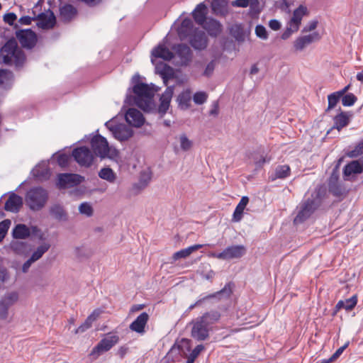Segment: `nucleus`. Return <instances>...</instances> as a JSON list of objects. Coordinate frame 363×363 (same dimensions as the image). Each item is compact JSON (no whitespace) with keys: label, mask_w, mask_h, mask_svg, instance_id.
I'll list each match as a JSON object with an SVG mask.
<instances>
[{"label":"nucleus","mask_w":363,"mask_h":363,"mask_svg":"<svg viewBox=\"0 0 363 363\" xmlns=\"http://www.w3.org/2000/svg\"><path fill=\"white\" fill-rule=\"evenodd\" d=\"M357 303V295H353L351 298H347L345 300L339 301L335 308L337 310L340 309H345L347 311H350L354 308Z\"/></svg>","instance_id":"nucleus-35"},{"label":"nucleus","mask_w":363,"mask_h":363,"mask_svg":"<svg viewBox=\"0 0 363 363\" xmlns=\"http://www.w3.org/2000/svg\"><path fill=\"white\" fill-rule=\"evenodd\" d=\"M156 72L158 73L163 79L164 84L167 86L168 80L174 77L173 69L163 62L159 63L155 67Z\"/></svg>","instance_id":"nucleus-26"},{"label":"nucleus","mask_w":363,"mask_h":363,"mask_svg":"<svg viewBox=\"0 0 363 363\" xmlns=\"http://www.w3.org/2000/svg\"><path fill=\"white\" fill-rule=\"evenodd\" d=\"M249 203V198L247 196H242L237 205L233 213V220L238 222L241 220L245 208Z\"/></svg>","instance_id":"nucleus-34"},{"label":"nucleus","mask_w":363,"mask_h":363,"mask_svg":"<svg viewBox=\"0 0 363 363\" xmlns=\"http://www.w3.org/2000/svg\"><path fill=\"white\" fill-rule=\"evenodd\" d=\"M362 155H363V140L359 141L353 150L347 152V155L351 158L357 157Z\"/></svg>","instance_id":"nucleus-48"},{"label":"nucleus","mask_w":363,"mask_h":363,"mask_svg":"<svg viewBox=\"0 0 363 363\" xmlns=\"http://www.w3.org/2000/svg\"><path fill=\"white\" fill-rule=\"evenodd\" d=\"M79 211L81 214L85 215L88 217L91 216L93 214V208L87 202L82 203L79 205Z\"/></svg>","instance_id":"nucleus-51"},{"label":"nucleus","mask_w":363,"mask_h":363,"mask_svg":"<svg viewBox=\"0 0 363 363\" xmlns=\"http://www.w3.org/2000/svg\"><path fill=\"white\" fill-rule=\"evenodd\" d=\"M19 43L23 48H32L36 43L35 33L30 29L19 30L16 32Z\"/></svg>","instance_id":"nucleus-13"},{"label":"nucleus","mask_w":363,"mask_h":363,"mask_svg":"<svg viewBox=\"0 0 363 363\" xmlns=\"http://www.w3.org/2000/svg\"><path fill=\"white\" fill-rule=\"evenodd\" d=\"M69 157L65 154H61L57 157V163L62 167H65L68 164Z\"/></svg>","instance_id":"nucleus-58"},{"label":"nucleus","mask_w":363,"mask_h":363,"mask_svg":"<svg viewBox=\"0 0 363 363\" xmlns=\"http://www.w3.org/2000/svg\"><path fill=\"white\" fill-rule=\"evenodd\" d=\"M329 191L335 196H341L345 194V189L338 183H328Z\"/></svg>","instance_id":"nucleus-46"},{"label":"nucleus","mask_w":363,"mask_h":363,"mask_svg":"<svg viewBox=\"0 0 363 363\" xmlns=\"http://www.w3.org/2000/svg\"><path fill=\"white\" fill-rule=\"evenodd\" d=\"M325 188L323 186L315 188L311 196L308 198L307 200L301 204L300 210L294 218V223H302L308 218L313 211L320 205L322 199L325 195Z\"/></svg>","instance_id":"nucleus-3"},{"label":"nucleus","mask_w":363,"mask_h":363,"mask_svg":"<svg viewBox=\"0 0 363 363\" xmlns=\"http://www.w3.org/2000/svg\"><path fill=\"white\" fill-rule=\"evenodd\" d=\"M126 122L134 127H141L144 122L145 118L142 113L136 108H129L125 116Z\"/></svg>","instance_id":"nucleus-17"},{"label":"nucleus","mask_w":363,"mask_h":363,"mask_svg":"<svg viewBox=\"0 0 363 363\" xmlns=\"http://www.w3.org/2000/svg\"><path fill=\"white\" fill-rule=\"evenodd\" d=\"M119 341L118 335H110L103 338L91 351V355L99 357L101 353L108 351Z\"/></svg>","instance_id":"nucleus-11"},{"label":"nucleus","mask_w":363,"mask_h":363,"mask_svg":"<svg viewBox=\"0 0 363 363\" xmlns=\"http://www.w3.org/2000/svg\"><path fill=\"white\" fill-rule=\"evenodd\" d=\"M72 156L81 166L89 167L94 160V155L86 147H79L73 150Z\"/></svg>","instance_id":"nucleus-9"},{"label":"nucleus","mask_w":363,"mask_h":363,"mask_svg":"<svg viewBox=\"0 0 363 363\" xmlns=\"http://www.w3.org/2000/svg\"><path fill=\"white\" fill-rule=\"evenodd\" d=\"M340 97L341 96H340V94H337V93H336V92H334V93L328 95V106L327 108V111H328L330 109H333V108L335 107V106L338 103Z\"/></svg>","instance_id":"nucleus-49"},{"label":"nucleus","mask_w":363,"mask_h":363,"mask_svg":"<svg viewBox=\"0 0 363 363\" xmlns=\"http://www.w3.org/2000/svg\"><path fill=\"white\" fill-rule=\"evenodd\" d=\"M216 67V62L215 60H211L206 67L205 70L203 73V74L206 77H210L215 69Z\"/></svg>","instance_id":"nucleus-57"},{"label":"nucleus","mask_w":363,"mask_h":363,"mask_svg":"<svg viewBox=\"0 0 363 363\" xmlns=\"http://www.w3.org/2000/svg\"><path fill=\"white\" fill-rule=\"evenodd\" d=\"M192 30H193V22L189 18H184L181 26L178 28V35L181 40H184L187 37L191 36L192 34Z\"/></svg>","instance_id":"nucleus-27"},{"label":"nucleus","mask_w":363,"mask_h":363,"mask_svg":"<svg viewBox=\"0 0 363 363\" xmlns=\"http://www.w3.org/2000/svg\"><path fill=\"white\" fill-rule=\"evenodd\" d=\"M249 0H235L232 2V5L236 7L246 8L248 6Z\"/></svg>","instance_id":"nucleus-64"},{"label":"nucleus","mask_w":363,"mask_h":363,"mask_svg":"<svg viewBox=\"0 0 363 363\" xmlns=\"http://www.w3.org/2000/svg\"><path fill=\"white\" fill-rule=\"evenodd\" d=\"M350 121L349 116L347 113L341 112L334 118V128L338 130L348 125Z\"/></svg>","instance_id":"nucleus-41"},{"label":"nucleus","mask_w":363,"mask_h":363,"mask_svg":"<svg viewBox=\"0 0 363 363\" xmlns=\"http://www.w3.org/2000/svg\"><path fill=\"white\" fill-rule=\"evenodd\" d=\"M38 26L43 29L52 28L56 23V18L50 10L46 13H41L38 16Z\"/></svg>","instance_id":"nucleus-19"},{"label":"nucleus","mask_w":363,"mask_h":363,"mask_svg":"<svg viewBox=\"0 0 363 363\" xmlns=\"http://www.w3.org/2000/svg\"><path fill=\"white\" fill-rule=\"evenodd\" d=\"M84 177L77 174H60L57 176V185L60 189L73 187L79 184Z\"/></svg>","instance_id":"nucleus-10"},{"label":"nucleus","mask_w":363,"mask_h":363,"mask_svg":"<svg viewBox=\"0 0 363 363\" xmlns=\"http://www.w3.org/2000/svg\"><path fill=\"white\" fill-rule=\"evenodd\" d=\"M204 350V347L203 345H197L191 352L189 359L191 362H194V359L199 356L200 352Z\"/></svg>","instance_id":"nucleus-56"},{"label":"nucleus","mask_w":363,"mask_h":363,"mask_svg":"<svg viewBox=\"0 0 363 363\" xmlns=\"http://www.w3.org/2000/svg\"><path fill=\"white\" fill-rule=\"evenodd\" d=\"M13 236L16 239H26L30 235L38 237L40 240L44 239V235L37 226L28 228L25 224H18L13 230Z\"/></svg>","instance_id":"nucleus-8"},{"label":"nucleus","mask_w":363,"mask_h":363,"mask_svg":"<svg viewBox=\"0 0 363 363\" xmlns=\"http://www.w3.org/2000/svg\"><path fill=\"white\" fill-rule=\"evenodd\" d=\"M222 252L223 260H229L240 258L245 254L246 249L243 245H232L226 247Z\"/></svg>","instance_id":"nucleus-18"},{"label":"nucleus","mask_w":363,"mask_h":363,"mask_svg":"<svg viewBox=\"0 0 363 363\" xmlns=\"http://www.w3.org/2000/svg\"><path fill=\"white\" fill-rule=\"evenodd\" d=\"M232 292H233V291H232L231 284L228 283L225 285V286L221 290H220L214 294H209V295L205 296L204 298H203L202 299L197 301L195 303L191 305L189 307V310H190V311L192 310L195 306L201 304L202 303V301L204 300H207V299H210V298H218L220 299L222 298H228L230 297Z\"/></svg>","instance_id":"nucleus-16"},{"label":"nucleus","mask_w":363,"mask_h":363,"mask_svg":"<svg viewBox=\"0 0 363 363\" xmlns=\"http://www.w3.org/2000/svg\"><path fill=\"white\" fill-rule=\"evenodd\" d=\"M101 311L99 309L94 310L91 313V314H90L86 319V323H91L92 325L93 322L95 321L99 318V316L101 314Z\"/></svg>","instance_id":"nucleus-61"},{"label":"nucleus","mask_w":363,"mask_h":363,"mask_svg":"<svg viewBox=\"0 0 363 363\" xmlns=\"http://www.w3.org/2000/svg\"><path fill=\"white\" fill-rule=\"evenodd\" d=\"M318 26V21H312L311 22L308 23V25H306L302 32L303 33H306V32H310V31H312L313 30H315L316 28Z\"/></svg>","instance_id":"nucleus-62"},{"label":"nucleus","mask_w":363,"mask_h":363,"mask_svg":"<svg viewBox=\"0 0 363 363\" xmlns=\"http://www.w3.org/2000/svg\"><path fill=\"white\" fill-rule=\"evenodd\" d=\"M50 216L58 221L67 220V213L64 206L60 203H54L49 208Z\"/></svg>","instance_id":"nucleus-25"},{"label":"nucleus","mask_w":363,"mask_h":363,"mask_svg":"<svg viewBox=\"0 0 363 363\" xmlns=\"http://www.w3.org/2000/svg\"><path fill=\"white\" fill-rule=\"evenodd\" d=\"M152 56L156 58H162L164 60L169 61L174 58V53L164 45H159L152 50Z\"/></svg>","instance_id":"nucleus-28"},{"label":"nucleus","mask_w":363,"mask_h":363,"mask_svg":"<svg viewBox=\"0 0 363 363\" xmlns=\"http://www.w3.org/2000/svg\"><path fill=\"white\" fill-rule=\"evenodd\" d=\"M191 101V91L189 89H186L182 91L177 97V102L179 106L182 108H187L189 106V102Z\"/></svg>","instance_id":"nucleus-42"},{"label":"nucleus","mask_w":363,"mask_h":363,"mask_svg":"<svg viewBox=\"0 0 363 363\" xmlns=\"http://www.w3.org/2000/svg\"><path fill=\"white\" fill-rule=\"evenodd\" d=\"M91 148L96 156L101 158L112 157L115 155V150H112L105 138L96 135L91 140Z\"/></svg>","instance_id":"nucleus-5"},{"label":"nucleus","mask_w":363,"mask_h":363,"mask_svg":"<svg viewBox=\"0 0 363 363\" xmlns=\"http://www.w3.org/2000/svg\"><path fill=\"white\" fill-rule=\"evenodd\" d=\"M23 204L22 198L15 194L11 195L5 203V210L11 212H18Z\"/></svg>","instance_id":"nucleus-29"},{"label":"nucleus","mask_w":363,"mask_h":363,"mask_svg":"<svg viewBox=\"0 0 363 363\" xmlns=\"http://www.w3.org/2000/svg\"><path fill=\"white\" fill-rule=\"evenodd\" d=\"M48 199V191L42 187L30 189L26 195V203L33 211L42 209Z\"/></svg>","instance_id":"nucleus-4"},{"label":"nucleus","mask_w":363,"mask_h":363,"mask_svg":"<svg viewBox=\"0 0 363 363\" xmlns=\"http://www.w3.org/2000/svg\"><path fill=\"white\" fill-rule=\"evenodd\" d=\"M298 30H295V27L292 25H291L290 23H289V26L288 27L286 28V30L283 33V34L281 35V38L283 40H286L288 39L291 35L293 33H295Z\"/></svg>","instance_id":"nucleus-59"},{"label":"nucleus","mask_w":363,"mask_h":363,"mask_svg":"<svg viewBox=\"0 0 363 363\" xmlns=\"http://www.w3.org/2000/svg\"><path fill=\"white\" fill-rule=\"evenodd\" d=\"M174 64L177 66H186L192 60V52L190 48L183 43L172 46Z\"/></svg>","instance_id":"nucleus-6"},{"label":"nucleus","mask_w":363,"mask_h":363,"mask_svg":"<svg viewBox=\"0 0 363 363\" xmlns=\"http://www.w3.org/2000/svg\"><path fill=\"white\" fill-rule=\"evenodd\" d=\"M149 320V315L146 312L140 313L136 319L130 325L129 328L132 331L139 334L145 333V327Z\"/></svg>","instance_id":"nucleus-22"},{"label":"nucleus","mask_w":363,"mask_h":363,"mask_svg":"<svg viewBox=\"0 0 363 363\" xmlns=\"http://www.w3.org/2000/svg\"><path fill=\"white\" fill-rule=\"evenodd\" d=\"M202 247V245H194L185 249H182L174 253L172 259L174 261H176L179 259L186 258L189 257L192 252L201 248Z\"/></svg>","instance_id":"nucleus-36"},{"label":"nucleus","mask_w":363,"mask_h":363,"mask_svg":"<svg viewBox=\"0 0 363 363\" xmlns=\"http://www.w3.org/2000/svg\"><path fill=\"white\" fill-rule=\"evenodd\" d=\"M106 128L112 133L114 138L120 141L128 140L133 136V131L131 128L124 124H115L111 120L105 123Z\"/></svg>","instance_id":"nucleus-7"},{"label":"nucleus","mask_w":363,"mask_h":363,"mask_svg":"<svg viewBox=\"0 0 363 363\" xmlns=\"http://www.w3.org/2000/svg\"><path fill=\"white\" fill-rule=\"evenodd\" d=\"M60 17L65 21H70L77 13L76 9L71 4H66L60 9Z\"/></svg>","instance_id":"nucleus-40"},{"label":"nucleus","mask_w":363,"mask_h":363,"mask_svg":"<svg viewBox=\"0 0 363 363\" xmlns=\"http://www.w3.org/2000/svg\"><path fill=\"white\" fill-rule=\"evenodd\" d=\"M32 173L33 177L40 181L48 179L50 176V170L48 164L45 162L36 165Z\"/></svg>","instance_id":"nucleus-32"},{"label":"nucleus","mask_w":363,"mask_h":363,"mask_svg":"<svg viewBox=\"0 0 363 363\" xmlns=\"http://www.w3.org/2000/svg\"><path fill=\"white\" fill-rule=\"evenodd\" d=\"M9 307L0 301V318L6 319L8 316Z\"/></svg>","instance_id":"nucleus-63"},{"label":"nucleus","mask_w":363,"mask_h":363,"mask_svg":"<svg viewBox=\"0 0 363 363\" xmlns=\"http://www.w3.org/2000/svg\"><path fill=\"white\" fill-rule=\"evenodd\" d=\"M208 99V94L204 91L196 92L193 96V100L196 104L201 105L204 104Z\"/></svg>","instance_id":"nucleus-50"},{"label":"nucleus","mask_w":363,"mask_h":363,"mask_svg":"<svg viewBox=\"0 0 363 363\" xmlns=\"http://www.w3.org/2000/svg\"><path fill=\"white\" fill-rule=\"evenodd\" d=\"M151 179L149 174L143 172L140 174L139 181L133 184V190L135 194L140 193L142 190L146 188Z\"/></svg>","instance_id":"nucleus-38"},{"label":"nucleus","mask_w":363,"mask_h":363,"mask_svg":"<svg viewBox=\"0 0 363 363\" xmlns=\"http://www.w3.org/2000/svg\"><path fill=\"white\" fill-rule=\"evenodd\" d=\"M255 34L262 40H267L268 38V33L266 28L262 25H257L255 27Z\"/></svg>","instance_id":"nucleus-53"},{"label":"nucleus","mask_w":363,"mask_h":363,"mask_svg":"<svg viewBox=\"0 0 363 363\" xmlns=\"http://www.w3.org/2000/svg\"><path fill=\"white\" fill-rule=\"evenodd\" d=\"M11 224V221L9 220H4L0 223V242L5 237L9 226Z\"/></svg>","instance_id":"nucleus-54"},{"label":"nucleus","mask_w":363,"mask_h":363,"mask_svg":"<svg viewBox=\"0 0 363 363\" xmlns=\"http://www.w3.org/2000/svg\"><path fill=\"white\" fill-rule=\"evenodd\" d=\"M357 98L353 94H347L342 96V104L344 106H351L357 101Z\"/></svg>","instance_id":"nucleus-52"},{"label":"nucleus","mask_w":363,"mask_h":363,"mask_svg":"<svg viewBox=\"0 0 363 363\" xmlns=\"http://www.w3.org/2000/svg\"><path fill=\"white\" fill-rule=\"evenodd\" d=\"M189 43L195 50H203L207 46L208 39L204 31L195 29L191 36Z\"/></svg>","instance_id":"nucleus-14"},{"label":"nucleus","mask_w":363,"mask_h":363,"mask_svg":"<svg viewBox=\"0 0 363 363\" xmlns=\"http://www.w3.org/2000/svg\"><path fill=\"white\" fill-rule=\"evenodd\" d=\"M206 6L203 3H200L196 6L192 12V16L196 23L200 26L203 25L206 21Z\"/></svg>","instance_id":"nucleus-31"},{"label":"nucleus","mask_w":363,"mask_h":363,"mask_svg":"<svg viewBox=\"0 0 363 363\" xmlns=\"http://www.w3.org/2000/svg\"><path fill=\"white\" fill-rule=\"evenodd\" d=\"M320 39V35L318 32H313L309 35L298 37L294 42V47L296 50L301 51L307 45L313 42L318 41Z\"/></svg>","instance_id":"nucleus-15"},{"label":"nucleus","mask_w":363,"mask_h":363,"mask_svg":"<svg viewBox=\"0 0 363 363\" xmlns=\"http://www.w3.org/2000/svg\"><path fill=\"white\" fill-rule=\"evenodd\" d=\"M211 328L206 325L199 318L193 322L191 336L199 340H205L209 336Z\"/></svg>","instance_id":"nucleus-12"},{"label":"nucleus","mask_w":363,"mask_h":363,"mask_svg":"<svg viewBox=\"0 0 363 363\" xmlns=\"http://www.w3.org/2000/svg\"><path fill=\"white\" fill-rule=\"evenodd\" d=\"M229 33L238 43H242L250 34L242 24H233L229 27Z\"/></svg>","instance_id":"nucleus-21"},{"label":"nucleus","mask_w":363,"mask_h":363,"mask_svg":"<svg viewBox=\"0 0 363 363\" xmlns=\"http://www.w3.org/2000/svg\"><path fill=\"white\" fill-rule=\"evenodd\" d=\"M363 172L360 162L354 160L346 164L343 169V174L345 178L352 174H360Z\"/></svg>","instance_id":"nucleus-33"},{"label":"nucleus","mask_w":363,"mask_h":363,"mask_svg":"<svg viewBox=\"0 0 363 363\" xmlns=\"http://www.w3.org/2000/svg\"><path fill=\"white\" fill-rule=\"evenodd\" d=\"M291 169L289 165H279L276 167L274 174L271 176L272 180L276 179H285L290 175Z\"/></svg>","instance_id":"nucleus-39"},{"label":"nucleus","mask_w":363,"mask_h":363,"mask_svg":"<svg viewBox=\"0 0 363 363\" xmlns=\"http://www.w3.org/2000/svg\"><path fill=\"white\" fill-rule=\"evenodd\" d=\"M173 93L174 86H169L162 94L160 99V104L158 107V111L162 116L165 114L169 109Z\"/></svg>","instance_id":"nucleus-20"},{"label":"nucleus","mask_w":363,"mask_h":363,"mask_svg":"<svg viewBox=\"0 0 363 363\" xmlns=\"http://www.w3.org/2000/svg\"><path fill=\"white\" fill-rule=\"evenodd\" d=\"M178 139L180 144L181 150H182L183 151H188L191 148L193 143L187 138V136L185 134L180 135Z\"/></svg>","instance_id":"nucleus-47"},{"label":"nucleus","mask_w":363,"mask_h":363,"mask_svg":"<svg viewBox=\"0 0 363 363\" xmlns=\"http://www.w3.org/2000/svg\"><path fill=\"white\" fill-rule=\"evenodd\" d=\"M14 83V75L11 71L7 69H0V86L9 91L11 89Z\"/></svg>","instance_id":"nucleus-23"},{"label":"nucleus","mask_w":363,"mask_h":363,"mask_svg":"<svg viewBox=\"0 0 363 363\" xmlns=\"http://www.w3.org/2000/svg\"><path fill=\"white\" fill-rule=\"evenodd\" d=\"M50 245L48 242H44L38 246L35 251L31 255V259L35 262L40 259L43 255L50 249Z\"/></svg>","instance_id":"nucleus-44"},{"label":"nucleus","mask_w":363,"mask_h":363,"mask_svg":"<svg viewBox=\"0 0 363 363\" xmlns=\"http://www.w3.org/2000/svg\"><path fill=\"white\" fill-rule=\"evenodd\" d=\"M202 26L209 35L213 37L218 36L221 33L223 28L220 23L213 18L206 21Z\"/></svg>","instance_id":"nucleus-24"},{"label":"nucleus","mask_w":363,"mask_h":363,"mask_svg":"<svg viewBox=\"0 0 363 363\" xmlns=\"http://www.w3.org/2000/svg\"><path fill=\"white\" fill-rule=\"evenodd\" d=\"M157 91L155 85L138 83L133 88L135 96H127L126 101L130 102L133 100L134 104L147 111L151 108L152 98Z\"/></svg>","instance_id":"nucleus-1"},{"label":"nucleus","mask_w":363,"mask_h":363,"mask_svg":"<svg viewBox=\"0 0 363 363\" xmlns=\"http://www.w3.org/2000/svg\"><path fill=\"white\" fill-rule=\"evenodd\" d=\"M18 299V294L17 292L12 291L6 294L0 300L4 304L10 308L13 306Z\"/></svg>","instance_id":"nucleus-43"},{"label":"nucleus","mask_w":363,"mask_h":363,"mask_svg":"<svg viewBox=\"0 0 363 363\" xmlns=\"http://www.w3.org/2000/svg\"><path fill=\"white\" fill-rule=\"evenodd\" d=\"M220 318V314L218 311H211L204 313L199 318L211 329V325L218 321Z\"/></svg>","instance_id":"nucleus-37"},{"label":"nucleus","mask_w":363,"mask_h":363,"mask_svg":"<svg viewBox=\"0 0 363 363\" xmlns=\"http://www.w3.org/2000/svg\"><path fill=\"white\" fill-rule=\"evenodd\" d=\"M25 60V54L15 40H8L0 50L1 63L18 68L23 66Z\"/></svg>","instance_id":"nucleus-2"},{"label":"nucleus","mask_w":363,"mask_h":363,"mask_svg":"<svg viewBox=\"0 0 363 363\" xmlns=\"http://www.w3.org/2000/svg\"><path fill=\"white\" fill-rule=\"evenodd\" d=\"M100 178L109 182H113L116 179V174L111 168H103L99 172Z\"/></svg>","instance_id":"nucleus-45"},{"label":"nucleus","mask_w":363,"mask_h":363,"mask_svg":"<svg viewBox=\"0 0 363 363\" xmlns=\"http://www.w3.org/2000/svg\"><path fill=\"white\" fill-rule=\"evenodd\" d=\"M306 12V7L303 5H300L296 9L294 10L293 16L289 23L294 26L295 27V30H298L301 20Z\"/></svg>","instance_id":"nucleus-30"},{"label":"nucleus","mask_w":363,"mask_h":363,"mask_svg":"<svg viewBox=\"0 0 363 363\" xmlns=\"http://www.w3.org/2000/svg\"><path fill=\"white\" fill-rule=\"evenodd\" d=\"M17 16L14 13H9L4 16V21L10 26L13 25Z\"/></svg>","instance_id":"nucleus-60"},{"label":"nucleus","mask_w":363,"mask_h":363,"mask_svg":"<svg viewBox=\"0 0 363 363\" xmlns=\"http://www.w3.org/2000/svg\"><path fill=\"white\" fill-rule=\"evenodd\" d=\"M350 342H347L344 345L338 348L335 352L327 360L328 362H332L337 359L344 350L348 347Z\"/></svg>","instance_id":"nucleus-55"}]
</instances>
